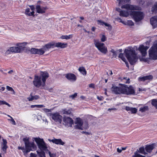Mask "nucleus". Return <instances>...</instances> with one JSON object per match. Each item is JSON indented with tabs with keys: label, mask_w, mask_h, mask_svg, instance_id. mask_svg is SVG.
Returning <instances> with one entry per match:
<instances>
[{
	"label": "nucleus",
	"mask_w": 157,
	"mask_h": 157,
	"mask_svg": "<svg viewBox=\"0 0 157 157\" xmlns=\"http://www.w3.org/2000/svg\"><path fill=\"white\" fill-rule=\"evenodd\" d=\"M33 83L34 86L37 88H39L41 86L43 87L45 85L43 84V82L41 79V77L37 75L34 76Z\"/></svg>",
	"instance_id": "11"
},
{
	"label": "nucleus",
	"mask_w": 157,
	"mask_h": 157,
	"mask_svg": "<svg viewBox=\"0 0 157 157\" xmlns=\"http://www.w3.org/2000/svg\"><path fill=\"white\" fill-rule=\"evenodd\" d=\"M120 15L121 16L127 17L129 16V13L127 11H122L120 13Z\"/></svg>",
	"instance_id": "30"
},
{
	"label": "nucleus",
	"mask_w": 157,
	"mask_h": 157,
	"mask_svg": "<svg viewBox=\"0 0 157 157\" xmlns=\"http://www.w3.org/2000/svg\"><path fill=\"white\" fill-rule=\"evenodd\" d=\"M55 47V43L54 42H50L46 44L43 47L45 52L48 51L51 48H53Z\"/></svg>",
	"instance_id": "20"
},
{
	"label": "nucleus",
	"mask_w": 157,
	"mask_h": 157,
	"mask_svg": "<svg viewBox=\"0 0 157 157\" xmlns=\"http://www.w3.org/2000/svg\"><path fill=\"white\" fill-rule=\"evenodd\" d=\"M36 152H37V153L39 157H45V152L42 150H41L40 152L37 151H36Z\"/></svg>",
	"instance_id": "34"
},
{
	"label": "nucleus",
	"mask_w": 157,
	"mask_h": 157,
	"mask_svg": "<svg viewBox=\"0 0 157 157\" xmlns=\"http://www.w3.org/2000/svg\"><path fill=\"white\" fill-rule=\"evenodd\" d=\"M46 90H48L49 92H52L53 91V89L52 88H46Z\"/></svg>",
	"instance_id": "63"
},
{
	"label": "nucleus",
	"mask_w": 157,
	"mask_h": 157,
	"mask_svg": "<svg viewBox=\"0 0 157 157\" xmlns=\"http://www.w3.org/2000/svg\"><path fill=\"white\" fill-rule=\"evenodd\" d=\"M104 25H105V26L108 27H109V29H111L112 27L110 24L104 22Z\"/></svg>",
	"instance_id": "50"
},
{
	"label": "nucleus",
	"mask_w": 157,
	"mask_h": 157,
	"mask_svg": "<svg viewBox=\"0 0 157 157\" xmlns=\"http://www.w3.org/2000/svg\"><path fill=\"white\" fill-rule=\"evenodd\" d=\"M47 115L48 116L51 117L55 122L59 124L61 123L63 117L59 113H48L47 114Z\"/></svg>",
	"instance_id": "8"
},
{
	"label": "nucleus",
	"mask_w": 157,
	"mask_h": 157,
	"mask_svg": "<svg viewBox=\"0 0 157 157\" xmlns=\"http://www.w3.org/2000/svg\"><path fill=\"white\" fill-rule=\"evenodd\" d=\"M94 44L98 50L103 54H106L108 52L107 48L104 44L99 42L98 40H94Z\"/></svg>",
	"instance_id": "6"
},
{
	"label": "nucleus",
	"mask_w": 157,
	"mask_h": 157,
	"mask_svg": "<svg viewBox=\"0 0 157 157\" xmlns=\"http://www.w3.org/2000/svg\"><path fill=\"white\" fill-rule=\"evenodd\" d=\"M123 94L127 95H134L135 94V90L132 86L128 87L126 85L124 84Z\"/></svg>",
	"instance_id": "10"
},
{
	"label": "nucleus",
	"mask_w": 157,
	"mask_h": 157,
	"mask_svg": "<svg viewBox=\"0 0 157 157\" xmlns=\"http://www.w3.org/2000/svg\"><path fill=\"white\" fill-rule=\"evenodd\" d=\"M31 108H34V107H36L38 108H41L44 107V106L43 105H31Z\"/></svg>",
	"instance_id": "41"
},
{
	"label": "nucleus",
	"mask_w": 157,
	"mask_h": 157,
	"mask_svg": "<svg viewBox=\"0 0 157 157\" xmlns=\"http://www.w3.org/2000/svg\"><path fill=\"white\" fill-rule=\"evenodd\" d=\"M148 110V107L147 105L144 106L140 108L139 111L141 113L145 112Z\"/></svg>",
	"instance_id": "29"
},
{
	"label": "nucleus",
	"mask_w": 157,
	"mask_h": 157,
	"mask_svg": "<svg viewBox=\"0 0 157 157\" xmlns=\"http://www.w3.org/2000/svg\"><path fill=\"white\" fill-rule=\"evenodd\" d=\"M26 44L27 43L26 42L19 43L17 44H16V46H17L18 48L20 49V52H21V50L25 47V46Z\"/></svg>",
	"instance_id": "27"
},
{
	"label": "nucleus",
	"mask_w": 157,
	"mask_h": 157,
	"mask_svg": "<svg viewBox=\"0 0 157 157\" xmlns=\"http://www.w3.org/2000/svg\"><path fill=\"white\" fill-rule=\"evenodd\" d=\"M37 54L41 55H43L45 52L43 47L40 49H37Z\"/></svg>",
	"instance_id": "32"
},
{
	"label": "nucleus",
	"mask_w": 157,
	"mask_h": 157,
	"mask_svg": "<svg viewBox=\"0 0 157 157\" xmlns=\"http://www.w3.org/2000/svg\"><path fill=\"white\" fill-rule=\"evenodd\" d=\"M150 23L154 28L157 27V16H154L151 18Z\"/></svg>",
	"instance_id": "21"
},
{
	"label": "nucleus",
	"mask_w": 157,
	"mask_h": 157,
	"mask_svg": "<svg viewBox=\"0 0 157 157\" xmlns=\"http://www.w3.org/2000/svg\"><path fill=\"white\" fill-rule=\"evenodd\" d=\"M119 1V6L123 4L125 2L124 0H118Z\"/></svg>",
	"instance_id": "51"
},
{
	"label": "nucleus",
	"mask_w": 157,
	"mask_h": 157,
	"mask_svg": "<svg viewBox=\"0 0 157 157\" xmlns=\"http://www.w3.org/2000/svg\"><path fill=\"white\" fill-rule=\"evenodd\" d=\"M30 9L29 8H27L25 10V13L26 15H28V16H34V12L32 11V12H29Z\"/></svg>",
	"instance_id": "28"
},
{
	"label": "nucleus",
	"mask_w": 157,
	"mask_h": 157,
	"mask_svg": "<svg viewBox=\"0 0 157 157\" xmlns=\"http://www.w3.org/2000/svg\"><path fill=\"white\" fill-rule=\"evenodd\" d=\"M4 104L8 106L9 107H10L11 106L9 103L6 102V101H4L0 100V105Z\"/></svg>",
	"instance_id": "42"
},
{
	"label": "nucleus",
	"mask_w": 157,
	"mask_h": 157,
	"mask_svg": "<svg viewBox=\"0 0 157 157\" xmlns=\"http://www.w3.org/2000/svg\"><path fill=\"white\" fill-rule=\"evenodd\" d=\"M139 152L137 151L135 152L134 155H132V157H146L145 156L142 155L139 153Z\"/></svg>",
	"instance_id": "36"
},
{
	"label": "nucleus",
	"mask_w": 157,
	"mask_h": 157,
	"mask_svg": "<svg viewBox=\"0 0 157 157\" xmlns=\"http://www.w3.org/2000/svg\"><path fill=\"white\" fill-rule=\"evenodd\" d=\"M43 110L46 113H48L51 112V110L48 109L44 108L43 109Z\"/></svg>",
	"instance_id": "55"
},
{
	"label": "nucleus",
	"mask_w": 157,
	"mask_h": 157,
	"mask_svg": "<svg viewBox=\"0 0 157 157\" xmlns=\"http://www.w3.org/2000/svg\"><path fill=\"white\" fill-rule=\"evenodd\" d=\"M151 104L157 109V100L156 99H153L151 100Z\"/></svg>",
	"instance_id": "37"
},
{
	"label": "nucleus",
	"mask_w": 157,
	"mask_h": 157,
	"mask_svg": "<svg viewBox=\"0 0 157 157\" xmlns=\"http://www.w3.org/2000/svg\"><path fill=\"white\" fill-rule=\"evenodd\" d=\"M124 53L131 64L133 65L137 61L138 59L137 53L133 48L125 49Z\"/></svg>",
	"instance_id": "1"
},
{
	"label": "nucleus",
	"mask_w": 157,
	"mask_h": 157,
	"mask_svg": "<svg viewBox=\"0 0 157 157\" xmlns=\"http://www.w3.org/2000/svg\"><path fill=\"white\" fill-rule=\"evenodd\" d=\"M66 77L69 80L72 81H75L76 80V77L73 74H67L66 75Z\"/></svg>",
	"instance_id": "22"
},
{
	"label": "nucleus",
	"mask_w": 157,
	"mask_h": 157,
	"mask_svg": "<svg viewBox=\"0 0 157 157\" xmlns=\"http://www.w3.org/2000/svg\"><path fill=\"white\" fill-rule=\"evenodd\" d=\"M124 84H119L118 86L113 85L111 88L113 93L116 94H123Z\"/></svg>",
	"instance_id": "9"
},
{
	"label": "nucleus",
	"mask_w": 157,
	"mask_h": 157,
	"mask_svg": "<svg viewBox=\"0 0 157 157\" xmlns=\"http://www.w3.org/2000/svg\"><path fill=\"white\" fill-rule=\"evenodd\" d=\"M40 77H41V79L42 82H43V84L44 85H45L46 81L49 76V74L46 72H41L40 73Z\"/></svg>",
	"instance_id": "18"
},
{
	"label": "nucleus",
	"mask_w": 157,
	"mask_h": 157,
	"mask_svg": "<svg viewBox=\"0 0 157 157\" xmlns=\"http://www.w3.org/2000/svg\"><path fill=\"white\" fill-rule=\"evenodd\" d=\"M75 124H76V125L74 126V127L75 128L82 130V126L83 124V122L80 118H76Z\"/></svg>",
	"instance_id": "15"
},
{
	"label": "nucleus",
	"mask_w": 157,
	"mask_h": 157,
	"mask_svg": "<svg viewBox=\"0 0 157 157\" xmlns=\"http://www.w3.org/2000/svg\"><path fill=\"white\" fill-rule=\"evenodd\" d=\"M34 140L37 144L38 148L41 150L46 151L47 150V144L44 142L43 139L40 137L34 138Z\"/></svg>",
	"instance_id": "5"
},
{
	"label": "nucleus",
	"mask_w": 157,
	"mask_h": 157,
	"mask_svg": "<svg viewBox=\"0 0 157 157\" xmlns=\"http://www.w3.org/2000/svg\"><path fill=\"white\" fill-rule=\"evenodd\" d=\"M15 53H20V49L18 48V47H10L6 51V53L7 54H9L10 53V52Z\"/></svg>",
	"instance_id": "19"
},
{
	"label": "nucleus",
	"mask_w": 157,
	"mask_h": 157,
	"mask_svg": "<svg viewBox=\"0 0 157 157\" xmlns=\"http://www.w3.org/2000/svg\"><path fill=\"white\" fill-rule=\"evenodd\" d=\"M154 148V144H151L148 145H147L145 147V150L147 153H150Z\"/></svg>",
	"instance_id": "23"
},
{
	"label": "nucleus",
	"mask_w": 157,
	"mask_h": 157,
	"mask_svg": "<svg viewBox=\"0 0 157 157\" xmlns=\"http://www.w3.org/2000/svg\"><path fill=\"white\" fill-rule=\"evenodd\" d=\"M113 57H116L117 56V51H115L113 52Z\"/></svg>",
	"instance_id": "57"
},
{
	"label": "nucleus",
	"mask_w": 157,
	"mask_h": 157,
	"mask_svg": "<svg viewBox=\"0 0 157 157\" xmlns=\"http://www.w3.org/2000/svg\"><path fill=\"white\" fill-rule=\"evenodd\" d=\"M139 80L140 81H145V77H144V76H143V77H140L139 78Z\"/></svg>",
	"instance_id": "53"
},
{
	"label": "nucleus",
	"mask_w": 157,
	"mask_h": 157,
	"mask_svg": "<svg viewBox=\"0 0 157 157\" xmlns=\"http://www.w3.org/2000/svg\"><path fill=\"white\" fill-rule=\"evenodd\" d=\"M106 37L104 35H103L101 38V40L102 42H104L106 40Z\"/></svg>",
	"instance_id": "48"
},
{
	"label": "nucleus",
	"mask_w": 157,
	"mask_h": 157,
	"mask_svg": "<svg viewBox=\"0 0 157 157\" xmlns=\"http://www.w3.org/2000/svg\"><path fill=\"white\" fill-rule=\"evenodd\" d=\"M63 119V124L65 126L72 127L74 121L70 117H64Z\"/></svg>",
	"instance_id": "13"
},
{
	"label": "nucleus",
	"mask_w": 157,
	"mask_h": 157,
	"mask_svg": "<svg viewBox=\"0 0 157 157\" xmlns=\"http://www.w3.org/2000/svg\"><path fill=\"white\" fill-rule=\"evenodd\" d=\"M36 9L37 13L42 14L45 13L47 8L46 7L41 6L39 5H37L36 6Z\"/></svg>",
	"instance_id": "16"
},
{
	"label": "nucleus",
	"mask_w": 157,
	"mask_h": 157,
	"mask_svg": "<svg viewBox=\"0 0 157 157\" xmlns=\"http://www.w3.org/2000/svg\"><path fill=\"white\" fill-rule=\"evenodd\" d=\"M71 109H65L63 111V113L64 114L67 115L70 114L71 113Z\"/></svg>",
	"instance_id": "39"
},
{
	"label": "nucleus",
	"mask_w": 157,
	"mask_h": 157,
	"mask_svg": "<svg viewBox=\"0 0 157 157\" xmlns=\"http://www.w3.org/2000/svg\"><path fill=\"white\" fill-rule=\"evenodd\" d=\"M123 54L122 53H120L119 55V57L121 59L124 57Z\"/></svg>",
	"instance_id": "59"
},
{
	"label": "nucleus",
	"mask_w": 157,
	"mask_h": 157,
	"mask_svg": "<svg viewBox=\"0 0 157 157\" xmlns=\"http://www.w3.org/2000/svg\"><path fill=\"white\" fill-rule=\"evenodd\" d=\"M125 109L127 111H130L131 113L134 114L136 113L137 112V109L136 108H132L129 106H126L125 107Z\"/></svg>",
	"instance_id": "24"
},
{
	"label": "nucleus",
	"mask_w": 157,
	"mask_h": 157,
	"mask_svg": "<svg viewBox=\"0 0 157 157\" xmlns=\"http://www.w3.org/2000/svg\"><path fill=\"white\" fill-rule=\"evenodd\" d=\"M67 44L61 42H58L55 43V47H60L61 48H63L67 47Z\"/></svg>",
	"instance_id": "25"
},
{
	"label": "nucleus",
	"mask_w": 157,
	"mask_h": 157,
	"mask_svg": "<svg viewBox=\"0 0 157 157\" xmlns=\"http://www.w3.org/2000/svg\"><path fill=\"white\" fill-rule=\"evenodd\" d=\"M40 97L38 95H35L32 96V97H29L27 99L29 101H32L33 100H37Z\"/></svg>",
	"instance_id": "33"
},
{
	"label": "nucleus",
	"mask_w": 157,
	"mask_h": 157,
	"mask_svg": "<svg viewBox=\"0 0 157 157\" xmlns=\"http://www.w3.org/2000/svg\"><path fill=\"white\" fill-rule=\"evenodd\" d=\"M7 148V145H3L2 150L4 151H5Z\"/></svg>",
	"instance_id": "52"
},
{
	"label": "nucleus",
	"mask_w": 157,
	"mask_h": 157,
	"mask_svg": "<svg viewBox=\"0 0 157 157\" xmlns=\"http://www.w3.org/2000/svg\"><path fill=\"white\" fill-rule=\"evenodd\" d=\"M48 154L50 157H55L56 155L54 154H51L50 151H48Z\"/></svg>",
	"instance_id": "56"
},
{
	"label": "nucleus",
	"mask_w": 157,
	"mask_h": 157,
	"mask_svg": "<svg viewBox=\"0 0 157 157\" xmlns=\"http://www.w3.org/2000/svg\"><path fill=\"white\" fill-rule=\"evenodd\" d=\"M149 48V47L147 46H144L143 45H140L138 50L140 52L142 56H145L147 55V50Z\"/></svg>",
	"instance_id": "14"
},
{
	"label": "nucleus",
	"mask_w": 157,
	"mask_h": 157,
	"mask_svg": "<svg viewBox=\"0 0 157 157\" xmlns=\"http://www.w3.org/2000/svg\"><path fill=\"white\" fill-rule=\"evenodd\" d=\"M126 23L127 25H129L132 26L134 25V23L131 20L128 21Z\"/></svg>",
	"instance_id": "46"
},
{
	"label": "nucleus",
	"mask_w": 157,
	"mask_h": 157,
	"mask_svg": "<svg viewBox=\"0 0 157 157\" xmlns=\"http://www.w3.org/2000/svg\"><path fill=\"white\" fill-rule=\"evenodd\" d=\"M8 120L11 121V123L12 124L14 125L16 124L15 121L12 117H10V119H8Z\"/></svg>",
	"instance_id": "45"
},
{
	"label": "nucleus",
	"mask_w": 157,
	"mask_h": 157,
	"mask_svg": "<svg viewBox=\"0 0 157 157\" xmlns=\"http://www.w3.org/2000/svg\"><path fill=\"white\" fill-rule=\"evenodd\" d=\"M149 55L150 59H157V43L154 44L150 49Z\"/></svg>",
	"instance_id": "4"
},
{
	"label": "nucleus",
	"mask_w": 157,
	"mask_h": 157,
	"mask_svg": "<svg viewBox=\"0 0 157 157\" xmlns=\"http://www.w3.org/2000/svg\"><path fill=\"white\" fill-rule=\"evenodd\" d=\"M130 15L132 16L133 19L136 22H138L142 20L144 17V13L140 11H132Z\"/></svg>",
	"instance_id": "7"
},
{
	"label": "nucleus",
	"mask_w": 157,
	"mask_h": 157,
	"mask_svg": "<svg viewBox=\"0 0 157 157\" xmlns=\"http://www.w3.org/2000/svg\"><path fill=\"white\" fill-rule=\"evenodd\" d=\"M121 8L126 9L128 10H140V8L139 6L128 4L123 5L121 6Z\"/></svg>",
	"instance_id": "12"
},
{
	"label": "nucleus",
	"mask_w": 157,
	"mask_h": 157,
	"mask_svg": "<svg viewBox=\"0 0 157 157\" xmlns=\"http://www.w3.org/2000/svg\"><path fill=\"white\" fill-rule=\"evenodd\" d=\"M29 138L26 137L23 139L25 146V149L24 147H18L19 149L21 150L24 153V155H26L27 154L32 150V148L33 150H35L36 147L33 143H30L29 142Z\"/></svg>",
	"instance_id": "2"
},
{
	"label": "nucleus",
	"mask_w": 157,
	"mask_h": 157,
	"mask_svg": "<svg viewBox=\"0 0 157 157\" xmlns=\"http://www.w3.org/2000/svg\"><path fill=\"white\" fill-rule=\"evenodd\" d=\"M48 140L50 142H52L53 143L57 145H63L65 144V143L63 142L60 139H57L54 138L52 140L49 139Z\"/></svg>",
	"instance_id": "17"
},
{
	"label": "nucleus",
	"mask_w": 157,
	"mask_h": 157,
	"mask_svg": "<svg viewBox=\"0 0 157 157\" xmlns=\"http://www.w3.org/2000/svg\"><path fill=\"white\" fill-rule=\"evenodd\" d=\"M124 80H126V81H124L125 83H130V79L129 78L127 79V78H124Z\"/></svg>",
	"instance_id": "54"
},
{
	"label": "nucleus",
	"mask_w": 157,
	"mask_h": 157,
	"mask_svg": "<svg viewBox=\"0 0 157 157\" xmlns=\"http://www.w3.org/2000/svg\"><path fill=\"white\" fill-rule=\"evenodd\" d=\"M145 148H144V147H140L139 148V150H137V151L139 153L143 154L147 156V157H148V156L147 155L148 154L147 152L145 151Z\"/></svg>",
	"instance_id": "26"
},
{
	"label": "nucleus",
	"mask_w": 157,
	"mask_h": 157,
	"mask_svg": "<svg viewBox=\"0 0 157 157\" xmlns=\"http://www.w3.org/2000/svg\"><path fill=\"white\" fill-rule=\"evenodd\" d=\"M89 87L90 88H94V84H90L89 85Z\"/></svg>",
	"instance_id": "62"
},
{
	"label": "nucleus",
	"mask_w": 157,
	"mask_h": 157,
	"mask_svg": "<svg viewBox=\"0 0 157 157\" xmlns=\"http://www.w3.org/2000/svg\"><path fill=\"white\" fill-rule=\"evenodd\" d=\"M5 89V87L4 86L2 87L0 89V92H2L4 91Z\"/></svg>",
	"instance_id": "64"
},
{
	"label": "nucleus",
	"mask_w": 157,
	"mask_h": 157,
	"mask_svg": "<svg viewBox=\"0 0 157 157\" xmlns=\"http://www.w3.org/2000/svg\"><path fill=\"white\" fill-rule=\"evenodd\" d=\"M151 11L153 12L157 11V2H156L152 7Z\"/></svg>",
	"instance_id": "40"
},
{
	"label": "nucleus",
	"mask_w": 157,
	"mask_h": 157,
	"mask_svg": "<svg viewBox=\"0 0 157 157\" xmlns=\"http://www.w3.org/2000/svg\"><path fill=\"white\" fill-rule=\"evenodd\" d=\"M97 21L98 22V24L100 25H103L104 23V22L102 21L101 20H98Z\"/></svg>",
	"instance_id": "47"
},
{
	"label": "nucleus",
	"mask_w": 157,
	"mask_h": 157,
	"mask_svg": "<svg viewBox=\"0 0 157 157\" xmlns=\"http://www.w3.org/2000/svg\"><path fill=\"white\" fill-rule=\"evenodd\" d=\"M29 6L30 7L31 10L32 11H33L35 10V7L33 5Z\"/></svg>",
	"instance_id": "61"
},
{
	"label": "nucleus",
	"mask_w": 157,
	"mask_h": 157,
	"mask_svg": "<svg viewBox=\"0 0 157 157\" xmlns=\"http://www.w3.org/2000/svg\"><path fill=\"white\" fill-rule=\"evenodd\" d=\"M6 88L8 90L13 92V94H15V92L12 87L9 86H6Z\"/></svg>",
	"instance_id": "43"
},
{
	"label": "nucleus",
	"mask_w": 157,
	"mask_h": 157,
	"mask_svg": "<svg viewBox=\"0 0 157 157\" xmlns=\"http://www.w3.org/2000/svg\"><path fill=\"white\" fill-rule=\"evenodd\" d=\"M2 140H3L2 145H7V142L6 141V140L5 139H3Z\"/></svg>",
	"instance_id": "58"
},
{
	"label": "nucleus",
	"mask_w": 157,
	"mask_h": 157,
	"mask_svg": "<svg viewBox=\"0 0 157 157\" xmlns=\"http://www.w3.org/2000/svg\"><path fill=\"white\" fill-rule=\"evenodd\" d=\"M73 36L72 34L69 35H65V36H62L61 37V38L62 39H65L66 40H68L70 38H72Z\"/></svg>",
	"instance_id": "35"
},
{
	"label": "nucleus",
	"mask_w": 157,
	"mask_h": 157,
	"mask_svg": "<svg viewBox=\"0 0 157 157\" xmlns=\"http://www.w3.org/2000/svg\"><path fill=\"white\" fill-rule=\"evenodd\" d=\"M37 48H32L30 49V52L32 54H37Z\"/></svg>",
	"instance_id": "38"
},
{
	"label": "nucleus",
	"mask_w": 157,
	"mask_h": 157,
	"mask_svg": "<svg viewBox=\"0 0 157 157\" xmlns=\"http://www.w3.org/2000/svg\"><path fill=\"white\" fill-rule=\"evenodd\" d=\"M78 71L83 75H86V71L83 67H80L78 68Z\"/></svg>",
	"instance_id": "31"
},
{
	"label": "nucleus",
	"mask_w": 157,
	"mask_h": 157,
	"mask_svg": "<svg viewBox=\"0 0 157 157\" xmlns=\"http://www.w3.org/2000/svg\"><path fill=\"white\" fill-rule=\"evenodd\" d=\"M36 154L31 153L30 154V157H36Z\"/></svg>",
	"instance_id": "60"
},
{
	"label": "nucleus",
	"mask_w": 157,
	"mask_h": 157,
	"mask_svg": "<svg viewBox=\"0 0 157 157\" xmlns=\"http://www.w3.org/2000/svg\"><path fill=\"white\" fill-rule=\"evenodd\" d=\"M145 80H151L153 78V76L152 75H149L144 76Z\"/></svg>",
	"instance_id": "44"
},
{
	"label": "nucleus",
	"mask_w": 157,
	"mask_h": 157,
	"mask_svg": "<svg viewBox=\"0 0 157 157\" xmlns=\"http://www.w3.org/2000/svg\"><path fill=\"white\" fill-rule=\"evenodd\" d=\"M149 55L150 59H157V43L154 44L150 49Z\"/></svg>",
	"instance_id": "3"
},
{
	"label": "nucleus",
	"mask_w": 157,
	"mask_h": 157,
	"mask_svg": "<svg viewBox=\"0 0 157 157\" xmlns=\"http://www.w3.org/2000/svg\"><path fill=\"white\" fill-rule=\"evenodd\" d=\"M77 96V94L75 93L73 94L70 96V98H71L72 99H74V98L76 97Z\"/></svg>",
	"instance_id": "49"
}]
</instances>
